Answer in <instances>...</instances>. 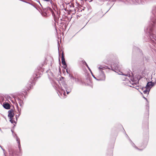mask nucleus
Returning <instances> with one entry per match:
<instances>
[{
  "instance_id": "f257e3e1",
  "label": "nucleus",
  "mask_w": 156,
  "mask_h": 156,
  "mask_svg": "<svg viewBox=\"0 0 156 156\" xmlns=\"http://www.w3.org/2000/svg\"><path fill=\"white\" fill-rule=\"evenodd\" d=\"M44 65V63H42L39 65L37 67V69H36L34 72V73L33 75V77H31V81H30V83L32 84V85L30 84V89L32 88L33 85L35 84V80L36 78L40 76H38V75L41 74V73H43L44 71V68L43 66Z\"/></svg>"
},
{
  "instance_id": "f03ea898",
  "label": "nucleus",
  "mask_w": 156,
  "mask_h": 156,
  "mask_svg": "<svg viewBox=\"0 0 156 156\" xmlns=\"http://www.w3.org/2000/svg\"><path fill=\"white\" fill-rule=\"evenodd\" d=\"M59 83L60 86H58L59 90L60 91L61 93L63 94L64 95H66L65 90L62 88L63 87L66 92V94H68L70 92L73 88V84L71 85H68L64 81L60 80L59 81Z\"/></svg>"
},
{
  "instance_id": "7ed1b4c3",
  "label": "nucleus",
  "mask_w": 156,
  "mask_h": 156,
  "mask_svg": "<svg viewBox=\"0 0 156 156\" xmlns=\"http://www.w3.org/2000/svg\"><path fill=\"white\" fill-rule=\"evenodd\" d=\"M152 27H149L145 30V32L148 34L150 38V41L154 44L156 41V36L153 34Z\"/></svg>"
},
{
  "instance_id": "20e7f679",
  "label": "nucleus",
  "mask_w": 156,
  "mask_h": 156,
  "mask_svg": "<svg viewBox=\"0 0 156 156\" xmlns=\"http://www.w3.org/2000/svg\"><path fill=\"white\" fill-rule=\"evenodd\" d=\"M105 68L102 66H100L98 67L99 70V74L98 75V78L95 79L98 81H105V76L103 71Z\"/></svg>"
},
{
  "instance_id": "39448f33",
  "label": "nucleus",
  "mask_w": 156,
  "mask_h": 156,
  "mask_svg": "<svg viewBox=\"0 0 156 156\" xmlns=\"http://www.w3.org/2000/svg\"><path fill=\"white\" fill-rule=\"evenodd\" d=\"M120 73H119V74L122 75L124 76V77L122 78L123 80H127L129 82H130L129 80H130L132 82H134L133 78L130 75V72H129L127 74H123L122 72H120Z\"/></svg>"
},
{
  "instance_id": "423d86ee",
  "label": "nucleus",
  "mask_w": 156,
  "mask_h": 156,
  "mask_svg": "<svg viewBox=\"0 0 156 156\" xmlns=\"http://www.w3.org/2000/svg\"><path fill=\"white\" fill-rule=\"evenodd\" d=\"M129 140L132 146L133 147L135 148L136 149L140 151H142V150H143V149L146 147L147 144V142H146L145 143L143 144V145L139 146V147L141 148V149H140L135 145V144L132 142V141L130 139H129Z\"/></svg>"
},
{
  "instance_id": "0eeeda50",
  "label": "nucleus",
  "mask_w": 156,
  "mask_h": 156,
  "mask_svg": "<svg viewBox=\"0 0 156 156\" xmlns=\"http://www.w3.org/2000/svg\"><path fill=\"white\" fill-rule=\"evenodd\" d=\"M152 15L151 17V20L154 24H156V7L152 11Z\"/></svg>"
},
{
  "instance_id": "6e6552de",
  "label": "nucleus",
  "mask_w": 156,
  "mask_h": 156,
  "mask_svg": "<svg viewBox=\"0 0 156 156\" xmlns=\"http://www.w3.org/2000/svg\"><path fill=\"white\" fill-rule=\"evenodd\" d=\"M146 68L144 65H143L142 66L140 67L139 68V71L140 74H141L142 77H144L146 75V72L145 71Z\"/></svg>"
},
{
  "instance_id": "1a4fd4ad",
  "label": "nucleus",
  "mask_w": 156,
  "mask_h": 156,
  "mask_svg": "<svg viewBox=\"0 0 156 156\" xmlns=\"http://www.w3.org/2000/svg\"><path fill=\"white\" fill-rule=\"evenodd\" d=\"M111 67L112 69L115 72H117L116 71L119 69V66L117 63H113L111 65Z\"/></svg>"
},
{
  "instance_id": "9d476101",
  "label": "nucleus",
  "mask_w": 156,
  "mask_h": 156,
  "mask_svg": "<svg viewBox=\"0 0 156 156\" xmlns=\"http://www.w3.org/2000/svg\"><path fill=\"white\" fill-rule=\"evenodd\" d=\"M155 83L152 82H148L145 87H144V88H147L149 89L150 90L151 88L154 86L155 85Z\"/></svg>"
},
{
  "instance_id": "9b49d317",
  "label": "nucleus",
  "mask_w": 156,
  "mask_h": 156,
  "mask_svg": "<svg viewBox=\"0 0 156 156\" xmlns=\"http://www.w3.org/2000/svg\"><path fill=\"white\" fill-rule=\"evenodd\" d=\"M61 60L62 64L63 66H65V67L64 68V69H66V68L67 67V65L65 62V59L64 57V55H62Z\"/></svg>"
},
{
  "instance_id": "f8f14e48",
  "label": "nucleus",
  "mask_w": 156,
  "mask_h": 156,
  "mask_svg": "<svg viewBox=\"0 0 156 156\" xmlns=\"http://www.w3.org/2000/svg\"><path fill=\"white\" fill-rule=\"evenodd\" d=\"M12 110H10L8 111V116L10 119L12 118L14 116V113Z\"/></svg>"
},
{
  "instance_id": "ddd939ff",
  "label": "nucleus",
  "mask_w": 156,
  "mask_h": 156,
  "mask_svg": "<svg viewBox=\"0 0 156 156\" xmlns=\"http://www.w3.org/2000/svg\"><path fill=\"white\" fill-rule=\"evenodd\" d=\"M69 76L70 77V79L72 82V84H73L74 83V81L76 82V79L73 76L71 75L70 74H69Z\"/></svg>"
},
{
  "instance_id": "4468645a",
  "label": "nucleus",
  "mask_w": 156,
  "mask_h": 156,
  "mask_svg": "<svg viewBox=\"0 0 156 156\" xmlns=\"http://www.w3.org/2000/svg\"><path fill=\"white\" fill-rule=\"evenodd\" d=\"M142 90H143V92L144 94H149V92L150 91L149 89L147 88H144V87L142 89Z\"/></svg>"
},
{
  "instance_id": "2eb2a0df",
  "label": "nucleus",
  "mask_w": 156,
  "mask_h": 156,
  "mask_svg": "<svg viewBox=\"0 0 156 156\" xmlns=\"http://www.w3.org/2000/svg\"><path fill=\"white\" fill-rule=\"evenodd\" d=\"M16 140L17 143L18 144V147H19V149L20 151V152L21 151V145H20V139L18 137H16Z\"/></svg>"
},
{
  "instance_id": "dca6fc26",
  "label": "nucleus",
  "mask_w": 156,
  "mask_h": 156,
  "mask_svg": "<svg viewBox=\"0 0 156 156\" xmlns=\"http://www.w3.org/2000/svg\"><path fill=\"white\" fill-rule=\"evenodd\" d=\"M3 106L6 109H9L10 108V105L8 103L4 104Z\"/></svg>"
},
{
  "instance_id": "f3484780",
  "label": "nucleus",
  "mask_w": 156,
  "mask_h": 156,
  "mask_svg": "<svg viewBox=\"0 0 156 156\" xmlns=\"http://www.w3.org/2000/svg\"><path fill=\"white\" fill-rule=\"evenodd\" d=\"M143 59L144 60L147 61L149 59L148 57L146 56L143 57Z\"/></svg>"
},
{
  "instance_id": "a211bd4d",
  "label": "nucleus",
  "mask_w": 156,
  "mask_h": 156,
  "mask_svg": "<svg viewBox=\"0 0 156 156\" xmlns=\"http://www.w3.org/2000/svg\"><path fill=\"white\" fill-rule=\"evenodd\" d=\"M90 71V72L92 76H93V77L95 79H96V78L95 76L94 75V74H93V73H92V71L90 69V70H89Z\"/></svg>"
},
{
  "instance_id": "6ab92c4d",
  "label": "nucleus",
  "mask_w": 156,
  "mask_h": 156,
  "mask_svg": "<svg viewBox=\"0 0 156 156\" xmlns=\"http://www.w3.org/2000/svg\"><path fill=\"white\" fill-rule=\"evenodd\" d=\"M12 119H13V118L10 119V122L12 123H15V121L13 120Z\"/></svg>"
},
{
  "instance_id": "aec40b11",
  "label": "nucleus",
  "mask_w": 156,
  "mask_h": 156,
  "mask_svg": "<svg viewBox=\"0 0 156 156\" xmlns=\"http://www.w3.org/2000/svg\"><path fill=\"white\" fill-rule=\"evenodd\" d=\"M84 64H85V65L88 68V69L89 70H90V68H89V66H88V65L87 64V63L86 62Z\"/></svg>"
},
{
  "instance_id": "412c9836",
  "label": "nucleus",
  "mask_w": 156,
  "mask_h": 156,
  "mask_svg": "<svg viewBox=\"0 0 156 156\" xmlns=\"http://www.w3.org/2000/svg\"><path fill=\"white\" fill-rule=\"evenodd\" d=\"M128 82L130 83H131L132 84V85H133V86H134L135 85H136V83H133H133H131V82H129L128 81Z\"/></svg>"
},
{
  "instance_id": "4be33fe9",
  "label": "nucleus",
  "mask_w": 156,
  "mask_h": 156,
  "mask_svg": "<svg viewBox=\"0 0 156 156\" xmlns=\"http://www.w3.org/2000/svg\"><path fill=\"white\" fill-rule=\"evenodd\" d=\"M82 64H84V63L86 62L84 60H82Z\"/></svg>"
},
{
  "instance_id": "5701e85b",
  "label": "nucleus",
  "mask_w": 156,
  "mask_h": 156,
  "mask_svg": "<svg viewBox=\"0 0 156 156\" xmlns=\"http://www.w3.org/2000/svg\"><path fill=\"white\" fill-rule=\"evenodd\" d=\"M66 72L68 74H70L69 73V71L67 69H66Z\"/></svg>"
},
{
  "instance_id": "b1692460",
  "label": "nucleus",
  "mask_w": 156,
  "mask_h": 156,
  "mask_svg": "<svg viewBox=\"0 0 156 156\" xmlns=\"http://www.w3.org/2000/svg\"><path fill=\"white\" fill-rule=\"evenodd\" d=\"M128 85L130 87H134V86H132L131 85H129V84H128Z\"/></svg>"
},
{
  "instance_id": "393cba45",
  "label": "nucleus",
  "mask_w": 156,
  "mask_h": 156,
  "mask_svg": "<svg viewBox=\"0 0 156 156\" xmlns=\"http://www.w3.org/2000/svg\"><path fill=\"white\" fill-rule=\"evenodd\" d=\"M144 98L147 101V98H146L144 97Z\"/></svg>"
},
{
  "instance_id": "a878e982",
  "label": "nucleus",
  "mask_w": 156,
  "mask_h": 156,
  "mask_svg": "<svg viewBox=\"0 0 156 156\" xmlns=\"http://www.w3.org/2000/svg\"><path fill=\"white\" fill-rule=\"evenodd\" d=\"M46 15H47V14H45L43 15V16H46Z\"/></svg>"
},
{
  "instance_id": "bb28decb",
  "label": "nucleus",
  "mask_w": 156,
  "mask_h": 156,
  "mask_svg": "<svg viewBox=\"0 0 156 156\" xmlns=\"http://www.w3.org/2000/svg\"><path fill=\"white\" fill-rule=\"evenodd\" d=\"M136 48L137 49V50H140L138 48Z\"/></svg>"
},
{
  "instance_id": "cd10ccee",
  "label": "nucleus",
  "mask_w": 156,
  "mask_h": 156,
  "mask_svg": "<svg viewBox=\"0 0 156 156\" xmlns=\"http://www.w3.org/2000/svg\"><path fill=\"white\" fill-rule=\"evenodd\" d=\"M2 149L3 150V151H4L5 150L4 149H3V148H2Z\"/></svg>"
},
{
  "instance_id": "c85d7f7f",
  "label": "nucleus",
  "mask_w": 156,
  "mask_h": 156,
  "mask_svg": "<svg viewBox=\"0 0 156 156\" xmlns=\"http://www.w3.org/2000/svg\"><path fill=\"white\" fill-rule=\"evenodd\" d=\"M39 3L40 4H41V3H40V2H39Z\"/></svg>"
},
{
  "instance_id": "c756f323",
  "label": "nucleus",
  "mask_w": 156,
  "mask_h": 156,
  "mask_svg": "<svg viewBox=\"0 0 156 156\" xmlns=\"http://www.w3.org/2000/svg\"><path fill=\"white\" fill-rule=\"evenodd\" d=\"M39 3L40 4H41V3H40V2H39Z\"/></svg>"
},
{
  "instance_id": "7c9ffc66",
  "label": "nucleus",
  "mask_w": 156,
  "mask_h": 156,
  "mask_svg": "<svg viewBox=\"0 0 156 156\" xmlns=\"http://www.w3.org/2000/svg\"><path fill=\"white\" fill-rule=\"evenodd\" d=\"M39 3L40 4H41V3H40V2H39Z\"/></svg>"
},
{
  "instance_id": "2f4dec72",
  "label": "nucleus",
  "mask_w": 156,
  "mask_h": 156,
  "mask_svg": "<svg viewBox=\"0 0 156 156\" xmlns=\"http://www.w3.org/2000/svg\"><path fill=\"white\" fill-rule=\"evenodd\" d=\"M108 10H108L107 11V12H108Z\"/></svg>"
}]
</instances>
